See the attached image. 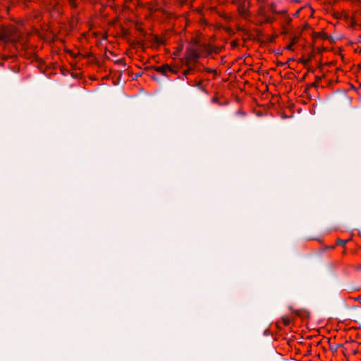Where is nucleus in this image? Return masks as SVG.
<instances>
[{
	"instance_id": "nucleus-1",
	"label": "nucleus",
	"mask_w": 361,
	"mask_h": 361,
	"mask_svg": "<svg viewBox=\"0 0 361 361\" xmlns=\"http://www.w3.org/2000/svg\"><path fill=\"white\" fill-rule=\"evenodd\" d=\"M20 37L21 34L20 31L13 25L0 27V41L4 42H15L18 41Z\"/></svg>"
},
{
	"instance_id": "nucleus-2",
	"label": "nucleus",
	"mask_w": 361,
	"mask_h": 361,
	"mask_svg": "<svg viewBox=\"0 0 361 361\" xmlns=\"http://www.w3.org/2000/svg\"><path fill=\"white\" fill-rule=\"evenodd\" d=\"M199 57L200 53L197 51L195 47H191L188 49L185 57V63L189 67V68L183 72L184 75H186L189 73L191 68L196 64Z\"/></svg>"
},
{
	"instance_id": "nucleus-3",
	"label": "nucleus",
	"mask_w": 361,
	"mask_h": 361,
	"mask_svg": "<svg viewBox=\"0 0 361 361\" xmlns=\"http://www.w3.org/2000/svg\"><path fill=\"white\" fill-rule=\"evenodd\" d=\"M155 71L157 72L162 73L164 75H167L168 73H176V71H174L168 64H164L160 66H157V67H156Z\"/></svg>"
},
{
	"instance_id": "nucleus-4",
	"label": "nucleus",
	"mask_w": 361,
	"mask_h": 361,
	"mask_svg": "<svg viewBox=\"0 0 361 361\" xmlns=\"http://www.w3.org/2000/svg\"><path fill=\"white\" fill-rule=\"evenodd\" d=\"M298 42V37H294L292 38L291 42L287 45L286 49L293 50V47Z\"/></svg>"
},
{
	"instance_id": "nucleus-5",
	"label": "nucleus",
	"mask_w": 361,
	"mask_h": 361,
	"mask_svg": "<svg viewBox=\"0 0 361 361\" xmlns=\"http://www.w3.org/2000/svg\"><path fill=\"white\" fill-rule=\"evenodd\" d=\"M206 74H211L212 78H214L216 75V71L214 69L212 68H204V77L206 76Z\"/></svg>"
},
{
	"instance_id": "nucleus-6",
	"label": "nucleus",
	"mask_w": 361,
	"mask_h": 361,
	"mask_svg": "<svg viewBox=\"0 0 361 361\" xmlns=\"http://www.w3.org/2000/svg\"><path fill=\"white\" fill-rule=\"evenodd\" d=\"M281 320L285 326H288L290 323V320L287 316H283Z\"/></svg>"
},
{
	"instance_id": "nucleus-7",
	"label": "nucleus",
	"mask_w": 361,
	"mask_h": 361,
	"mask_svg": "<svg viewBox=\"0 0 361 361\" xmlns=\"http://www.w3.org/2000/svg\"><path fill=\"white\" fill-rule=\"evenodd\" d=\"M274 18L273 17H271V16H264V22L267 23H272L274 21Z\"/></svg>"
},
{
	"instance_id": "nucleus-8",
	"label": "nucleus",
	"mask_w": 361,
	"mask_h": 361,
	"mask_svg": "<svg viewBox=\"0 0 361 361\" xmlns=\"http://www.w3.org/2000/svg\"><path fill=\"white\" fill-rule=\"evenodd\" d=\"M69 4L73 8H75L78 6L77 0H68Z\"/></svg>"
},
{
	"instance_id": "nucleus-9",
	"label": "nucleus",
	"mask_w": 361,
	"mask_h": 361,
	"mask_svg": "<svg viewBox=\"0 0 361 361\" xmlns=\"http://www.w3.org/2000/svg\"><path fill=\"white\" fill-rule=\"evenodd\" d=\"M270 10L274 13H278V11L276 10V5L275 4H271L270 5Z\"/></svg>"
},
{
	"instance_id": "nucleus-10",
	"label": "nucleus",
	"mask_w": 361,
	"mask_h": 361,
	"mask_svg": "<svg viewBox=\"0 0 361 361\" xmlns=\"http://www.w3.org/2000/svg\"><path fill=\"white\" fill-rule=\"evenodd\" d=\"M347 242H348L347 240H341V239H338L336 241L338 245H341L342 246H345Z\"/></svg>"
},
{
	"instance_id": "nucleus-11",
	"label": "nucleus",
	"mask_w": 361,
	"mask_h": 361,
	"mask_svg": "<svg viewBox=\"0 0 361 361\" xmlns=\"http://www.w3.org/2000/svg\"><path fill=\"white\" fill-rule=\"evenodd\" d=\"M284 21L287 24H290L292 21V18L287 14V15L284 16Z\"/></svg>"
},
{
	"instance_id": "nucleus-12",
	"label": "nucleus",
	"mask_w": 361,
	"mask_h": 361,
	"mask_svg": "<svg viewBox=\"0 0 361 361\" xmlns=\"http://www.w3.org/2000/svg\"><path fill=\"white\" fill-rule=\"evenodd\" d=\"M276 13L286 16V15H287V11L286 10H282V11H278V13Z\"/></svg>"
},
{
	"instance_id": "nucleus-13",
	"label": "nucleus",
	"mask_w": 361,
	"mask_h": 361,
	"mask_svg": "<svg viewBox=\"0 0 361 361\" xmlns=\"http://www.w3.org/2000/svg\"><path fill=\"white\" fill-rule=\"evenodd\" d=\"M300 9L298 10L295 14H294V16H298L299 14H300Z\"/></svg>"
},
{
	"instance_id": "nucleus-14",
	"label": "nucleus",
	"mask_w": 361,
	"mask_h": 361,
	"mask_svg": "<svg viewBox=\"0 0 361 361\" xmlns=\"http://www.w3.org/2000/svg\"><path fill=\"white\" fill-rule=\"evenodd\" d=\"M267 0H257L259 3H265Z\"/></svg>"
},
{
	"instance_id": "nucleus-15",
	"label": "nucleus",
	"mask_w": 361,
	"mask_h": 361,
	"mask_svg": "<svg viewBox=\"0 0 361 361\" xmlns=\"http://www.w3.org/2000/svg\"><path fill=\"white\" fill-rule=\"evenodd\" d=\"M293 2L298 3L300 2V0H292Z\"/></svg>"
},
{
	"instance_id": "nucleus-16",
	"label": "nucleus",
	"mask_w": 361,
	"mask_h": 361,
	"mask_svg": "<svg viewBox=\"0 0 361 361\" xmlns=\"http://www.w3.org/2000/svg\"><path fill=\"white\" fill-rule=\"evenodd\" d=\"M204 52L207 51V47H206V45H205V44H204Z\"/></svg>"
}]
</instances>
